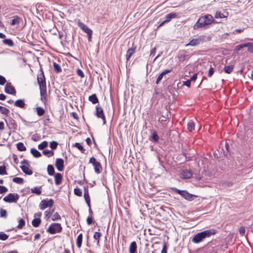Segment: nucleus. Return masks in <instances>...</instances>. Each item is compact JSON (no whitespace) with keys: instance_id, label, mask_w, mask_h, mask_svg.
I'll return each instance as SVG.
<instances>
[{"instance_id":"nucleus-1","label":"nucleus","mask_w":253,"mask_h":253,"mask_svg":"<svg viewBox=\"0 0 253 253\" xmlns=\"http://www.w3.org/2000/svg\"><path fill=\"white\" fill-rule=\"evenodd\" d=\"M216 23L213 16L211 14H207L201 16L194 25V29L197 30L200 28H208L212 23Z\"/></svg>"},{"instance_id":"nucleus-2","label":"nucleus","mask_w":253,"mask_h":253,"mask_svg":"<svg viewBox=\"0 0 253 253\" xmlns=\"http://www.w3.org/2000/svg\"><path fill=\"white\" fill-rule=\"evenodd\" d=\"M217 233L215 229H210L197 233L192 238V242L198 244L202 242L205 239L211 237Z\"/></svg>"},{"instance_id":"nucleus-3","label":"nucleus","mask_w":253,"mask_h":253,"mask_svg":"<svg viewBox=\"0 0 253 253\" xmlns=\"http://www.w3.org/2000/svg\"><path fill=\"white\" fill-rule=\"evenodd\" d=\"M40 86L41 100L45 105L47 103V91L45 80L38 83Z\"/></svg>"},{"instance_id":"nucleus-4","label":"nucleus","mask_w":253,"mask_h":253,"mask_svg":"<svg viewBox=\"0 0 253 253\" xmlns=\"http://www.w3.org/2000/svg\"><path fill=\"white\" fill-rule=\"evenodd\" d=\"M171 189L174 193L179 194L185 200L188 201H192L193 200V198L196 197L195 195L188 193L186 190H181L176 188H172Z\"/></svg>"},{"instance_id":"nucleus-5","label":"nucleus","mask_w":253,"mask_h":253,"mask_svg":"<svg viewBox=\"0 0 253 253\" xmlns=\"http://www.w3.org/2000/svg\"><path fill=\"white\" fill-rule=\"evenodd\" d=\"M62 231V227L60 223H52L47 228L46 231L51 234L60 233Z\"/></svg>"},{"instance_id":"nucleus-6","label":"nucleus","mask_w":253,"mask_h":253,"mask_svg":"<svg viewBox=\"0 0 253 253\" xmlns=\"http://www.w3.org/2000/svg\"><path fill=\"white\" fill-rule=\"evenodd\" d=\"M21 164L23 165L20 166V168L24 173L28 175L33 174L32 170L29 169L30 165V162L28 160L24 159L21 161Z\"/></svg>"},{"instance_id":"nucleus-7","label":"nucleus","mask_w":253,"mask_h":253,"mask_svg":"<svg viewBox=\"0 0 253 253\" xmlns=\"http://www.w3.org/2000/svg\"><path fill=\"white\" fill-rule=\"evenodd\" d=\"M19 198V195L17 193H9L5 196L3 200L6 203H16Z\"/></svg>"},{"instance_id":"nucleus-8","label":"nucleus","mask_w":253,"mask_h":253,"mask_svg":"<svg viewBox=\"0 0 253 253\" xmlns=\"http://www.w3.org/2000/svg\"><path fill=\"white\" fill-rule=\"evenodd\" d=\"M54 200L53 199H49V200H45L43 199L41 201L40 205L39 207L41 210H44L46 208L52 207L54 205Z\"/></svg>"},{"instance_id":"nucleus-9","label":"nucleus","mask_w":253,"mask_h":253,"mask_svg":"<svg viewBox=\"0 0 253 253\" xmlns=\"http://www.w3.org/2000/svg\"><path fill=\"white\" fill-rule=\"evenodd\" d=\"M96 109V116L99 118H101L103 121V125H105L106 123L105 116L104 115L103 109L101 107L99 106L98 105H97L95 107Z\"/></svg>"},{"instance_id":"nucleus-10","label":"nucleus","mask_w":253,"mask_h":253,"mask_svg":"<svg viewBox=\"0 0 253 253\" xmlns=\"http://www.w3.org/2000/svg\"><path fill=\"white\" fill-rule=\"evenodd\" d=\"M204 42V38L201 36L198 38L193 39L191 40L188 43L185 44L186 46H197Z\"/></svg>"},{"instance_id":"nucleus-11","label":"nucleus","mask_w":253,"mask_h":253,"mask_svg":"<svg viewBox=\"0 0 253 253\" xmlns=\"http://www.w3.org/2000/svg\"><path fill=\"white\" fill-rule=\"evenodd\" d=\"M4 91L6 93L10 94L13 95H15L16 93L15 88L11 85L10 83H6L4 88Z\"/></svg>"},{"instance_id":"nucleus-12","label":"nucleus","mask_w":253,"mask_h":253,"mask_svg":"<svg viewBox=\"0 0 253 253\" xmlns=\"http://www.w3.org/2000/svg\"><path fill=\"white\" fill-rule=\"evenodd\" d=\"M55 166L58 171H63L64 168V160L61 158L56 159Z\"/></svg>"},{"instance_id":"nucleus-13","label":"nucleus","mask_w":253,"mask_h":253,"mask_svg":"<svg viewBox=\"0 0 253 253\" xmlns=\"http://www.w3.org/2000/svg\"><path fill=\"white\" fill-rule=\"evenodd\" d=\"M136 49V46L132 45V47L129 48L126 51V61H128L131 56L135 52Z\"/></svg>"},{"instance_id":"nucleus-14","label":"nucleus","mask_w":253,"mask_h":253,"mask_svg":"<svg viewBox=\"0 0 253 253\" xmlns=\"http://www.w3.org/2000/svg\"><path fill=\"white\" fill-rule=\"evenodd\" d=\"M181 177L184 179H189L192 177L193 173L188 169L183 170L181 173Z\"/></svg>"},{"instance_id":"nucleus-15","label":"nucleus","mask_w":253,"mask_h":253,"mask_svg":"<svg viewBox=\"0 0 253 253\" xmlns=\"http://www.w3.org/2000/svg\"><path fill=\"white\" fill-rule=\"evenodd\" d=\"M63 179V176L60 173H56L54 174L55 184L56 185H59L61 184Z\"/></svg>"},{"instance_id":"nucleus-16","label":"nucleus","mask_w":253,"mask_h":253,"mask_svg":"<svg viewBox=\"0 0 253 253\" xmlns=\"http://www.w3.org/2000/svg\"><path fill=\"white\" fill-rule=\"evenodd\" d=\"M78 26L86 34L92 32V30L89 28L86 25L81 22H78Z\"/></svg>"},{"instance_id":"nucleus-17","label":"nucleus","mask_w":253,"mask_h":253,"mask_svg":"<svg viewBox=\"0 0 253 253\" xmlns=\"http://www.w3.org/2000/svg\"><path fill=\"white\" fill-rule=\"evenodd\" d=\"M137 244L135 241L132 242L129 247V253H137Z\"/></svg>"},{"instance_id":"nucleus-18","label":"nucleus","mask_w":253,"mask_h":253,"mask_svg":"<svg viewBox=\"0 0 253 253\" xmlns=\"http://www.w3.org/2000/svg\"><path fill=\"white\" fill-rule=\"evenodd\" d=\"M14 105L17 107L24 109L25 107L26 104L24 102V99H18L15 101Z\"/></svg>"},{"instance_id":"nucleus-19","label":"nucleus","mask_w":253,"mask_h":253,"mask_svg":"<svg viewBox=\"0 0 253 253\" xmlns=\"http://www.w3.org/2000/svg\"><path fill=\"white\" fill-rule=\"evenodd\" d=\"M102 234L100 232V229H98V231L95 232L93 235V238L94 240L97 241V245L98 246H100V238Z\"/></svg>"},{"instance_id":"nucleus-20","label":"nucleus","mask_w":253,"mask_h":253,"mask_svg":"<svg viewBox=\"0 0 253 253\" xmlns=\"http://www.w3.org/2000/svg\"><path fill=\"white\" fill-rule=\"evenodd\" d=\"M93 166H94V171L96 173L98 174L101 172L102 168L100 162H98Z\"/></svg>"},{"instance_id":"nucleus-21","label":"nucleus","mask_w":253,"mask_h":253,"mask_svg":"<svg viewBox=\"0 0 253 253\" xmlns=\"http://www.w3.org/2000/svg\"><path fill=\"white\" fill-rule=\"evenodd\" d=\"M183 52H185V51H182V52H179V53L177 55V58L179 61H184V60H185L186 57L188 56L187 54H186V53Z\"/></svg>"},{"instance_id":"nucleus-22","label":"nucleus","mask_w":253,"mask_h":253,"mask_svg":"<svg viewBox=\"0 0 253 253\" xmlns=\"http://www.w3.org/2000/svg\"><path fill=\"white\" fill-rule=\"evenodd\" d=\"M88 100L93 104H96L99 102L98 99L95 94L90 95L88 97Z\"/></svg>"},{"instance_id":"nucleus-23","label":"nucleus","mask_w":253,"mask_h":253,"mask_svg":"<svg viewBox=\"0 0 253 253\" xmlns=\"http://www.w3.org/2000/svg\"><path fill=\"white\" fill-rule=\"evenodd\" d=\"M42 187H34L31 189V192L37 195H40L42 194Z\"/></svg>"},{"instance_id":"nucleus-24","label":"nucleus","mask_w":253,"mask_h":253,"mask_svg":"<svg viewBox=\"0 0 253 253\" xmlns=\"http://www.w3.org/2000/svg\"><path fill=\"white\" fill-rule=\"evenodd\" d=\"M73 146L76 147L77 148H78L81 152L82 153H86L85 150L80 143L76 142L75 144H73Z\"/></svg>"},{"instance_id":"nucleus-25","label":"nucleus","mask_w":253,"mask_h":253,"mask_svg":"<svg viewBox=\"0 0 253 253\" xmlns=\"http://www.w3.org/2000/svg\"><path fill=\"white\" fill-rule=\"evenodd\" d=\"M47 171L49 175H53L55 173V170L53 166L51 165H48L47 168Z\"/></svg>"},{"instance_id":"nucleus-26","label":"nucleus","mask_w":253,"mask_h":253,"mask_svg":"<svg viewBox=\"0 0 253 253\" xmlns=\"http://www.w3.org/2000/svg\"><path fill=\"white\" fill-rule=\"evenodd\" d=\"M83 234L82 233L80 234L77 237V241H76V244L77 247L80 248L82 246V242H83Z\"/></svg>"},{"instance_id":"nucleus-27","label":"nucleus","mask_w":253,"mask_h":253,"mask_svg":"<svg viewBox=\"0 0 253 253\" xmlns=\"http://www.w3.org/2000/svg\"><path fill=\"white\" fill-rule=\"evenodd\" d=\"M31 153L35 158H39L42 156L41 153L35 148H32Z\"/></svg>"},{"instance_id":"nucleus-28","label":"nucleus","mask_w":253,"mask_h":253,"mask_svg":"<svg viewBox=\"0 0 253 253\" xmlns=\"http://www.w3.org/2000/svg\"><path fill=\"white\" fill-rule=\"evenodd\" d=\"M21 18L18 16H14V18L12 20L10 24L12 26L18 25L20 23Z\"/></svg>"},{"instance_id":"nucleus-29","label":"nucleus","mask_w":253,"mask_h":253,"mask_svg":"<svg viewBox=\"0 0 253 253\" xmlns=\"http://www.w3.org/2000/svg\"><path fill=\"white\" fill-rule=\"evenodd\" d=\"M177 16H178L177 13L171 12V13H169L168 14H167L165 18H166V20H169V22L171 20V19L176 18L177 17Z\"/></svg>"},{"instance_id":"nucleus-30","label":"nucleus","mask_w":253,"mask_h":253,"mask_svg":"<svg viewBox=\"0 0 253 253\" xmlns=\"http://www.w3.org/2000/svg\"><path fill=\"white\" fill-rule=\"evenodd\" d=\"M41 223V219L40 218H35L32 221V225L35 227H38Z\"/></svg>"},{"instance_id":"nucleus-31","label":"nucleus","mask_w":253,"mask_h":253,"mask_svg":"<svg viewBox=\"0 0 253 253\" xmlns=\"http://www.w3.org/2000/svg\"><path fill=\"white\" fill-rule=\"evenodd\" d=\"M151 137L153 139V140L155 142H156V143L159 141V140L160 139V137H159V135H158L157 132L155 131H153L151 133Z\"/></svg>"},{"instance_id":"nucleus-32","label":"nucleus","mask_w":253,"mask_h":253,"mask_svg":"<svg viewBox=\"0 0 253 253\" xmlns=\"http://www.w3.org/2000/svg\"><path fill=\"white\" fill-rule=\"evenodd\" d=\"M0 112L2 114L6 116H7L8 115V114L9 113L10 111L8 109L0 106Z\"/></svg>"},{"instance_id":"nucleus-33","label":"nucleus","mask_w":253,"mask_h":253,"mask_svg":"<svg viewBox=\"0 0 253 253\" xmlns=\"http://www.w3.org/2000/svg\"><path fill=\"white\" fill-rule=\"evenodd\" d=\"M40 70L41 71V73L37 77L38 83L45 80L44 73L42 68H41Z\"/></svg>"},{"instance_id":"nucleus-34","label":"nucleus","mask_w":253,"mask_h":253,"mask_svg":"<svg viewBox=\"0 0 253 253\" xmlns=\"http://www.w3.org/2000/svg\"><path fill=\"white\" fill-rule=\"evenodd\" d=\"M36 109L37 115L40 117L43 116L45 113V110L41 107H37Z\"/></svg>"},{"instance_id":"nucleus-35","label":"nucleus","mask_w":253,"mask_h":253,"mask_svg":"<svg viewBox=\"0 0 253 253\" xmlns=\"http://www.w3.org/2000/svg\"><path fill=\"white\" fill-rule=\"evenodd\" d=\"M53 67H54V70L56 73H59L61 72L62 69L60 67V66L56 63V62L53 63Z\"/></svg>"},{"instance_id":"nucleus-36","label":"nucleus","mask_w":253,"mask_h":253,"mask_svg":"<svg viewBox=\"0 0 253 253\" xmlns=\"http://www.w3.org/2000/svg\"><path fill=\"white\" fill-rule=\"evenodd\" d=\"M17 148L19 151H24L26 150V147L22 142H19L17 144Z\"/></svg>"},{"instance_id":"nucleus-37","label":"nucleus","mask_w":253,"mask_h":253,"mask_svg":"<svg viewBox=\"0 0 253 253\" xmlns=\"http://www.w3.org/2000/svg\"><path fill=\"white\" fill-rule=\"evenodd\" d=\"M234 66L233 65H229L225 66L224 68V72L227 74H230L233 70Z\"/></svg>"},{"instance_id":"nucleus-38","label":"nucleus","mask_w":253,"mask_h":253,"mask_svg":"<svg viewBox=\"0 0 253 253\" xmlns=\"http://www.w3.org/2000/svg\"><path fill=\"white\" fill-rule=\"evenodd\" d=\"M42 154L44 155H46L48 157H52L54 155V152L52 150H49L48 149H45L42 151Z\"/></svg>"},{"instance_id":"nucleus-39","label":"nucleus","mask_w":253,"mask_h":253,"mask_svg":"<svg viewBox=\"0 0 253 253\" xmlns=\"http://www.w3.org/2000/svg\"><path fill=\"white\" fill-rule=\"evenodd\" d=\"M9 124L10 126H11L12 128L13 129L16 130L17 129V125L16 123V121L14 120H13L12 118H10L9 120Z\"/></svg>"},{"instance_id":"nucleus-40","label":"nucleus","mask_w":253,"mask_h":253,"mask_svg":"<svg viewBox=\"0 0 253 253\" xmlns=\"http://www.w3.org/2000/svg\"><path fill=\"white\" fill-rule=\"evenodd\" d=\"M187 129L189 131H192L195 129V124L193 121H190L187 124Z\"/></svg>"},{"instance_id":"nucleus-41","label":"nucleus","mask_w":253,"mask_h":253,"mask_svg":"<svg viewBox=\"0 0 253 253\" xmlns=\"http://www.w3.org/2000/svg\"><path fill=\"white\" fill-rule=\"evenodd\" d=\"M225 148L226 149V151L223 152V156H227L229 154V150H230V147L228 143L227 142H226L225 143Z\"/></svg>"},{"instance_id":"nucleus-42","label":"nucleus","mask_w":253,"mask_h":253,"mask_svg":"<svg viewBox=\"0 0 253 253\" xmlns=\"http://www.w3.org/2000/svg\"><path fill=\"white\" fill-rule=\"evenodd\" d=\"M13 182L17 184H23L24 183V179L21 177H16L13 178Z\"/></svg>"},{"instance_id":"nucleus-43","label":"nucleus","mask_w":253,"mask_h":253,"mask_svg":"<svg viewBox=\"0 0 253 253\" xmlns=\"http://www.w3.org/2000/svg\"><path fill=\"white\" fill-rule=\"evenodd\" d=\"M3 42L10 46H12L14 45L13 41L10 39H6L2 41Z\"/></svg>"},{"instance_id":"nucleus-44","label":"nucleus","mask_w":253,"mask_h":253,"mask_svg":"<svg viewBox=\"0 0 253 253\" xmlns=\"http://www.w3.org/2000/svg\"><path fill=\"white\" fill-rule=\"evenodd\" d=\"M245 44H246V47H248V50L249 52H250L251 53H253V43H245Z\"/></svg>"},{"instance_id":"nucleus-45","label":"nucleus","mask_w":253,"mask_h":253,"mask_svg":"<svg viewBox=\"0 0 253 253\" xmlns=\"http://www.w3.org/2000/svg\"><path fill=\"white\" fill-rule=\"evenodd\" d=\"M19 224L17 226V228L18 229H21L23 227V226L25 225V220L22 218H20L19 221Z\"/></svg>"},{"instance_id":"nucleus-46","label":"nucleus","mask_w":253,"mask_h":253,"mask_svg":"<svg viewBox=\"0 0 253 253\" xmlns=\"http://www.w3.org/2000/svg\"><path fill=\"white\" fill-rule=\"evenodd\" d=\"M48 145V143L46 141H44L38 145V148L40 150H42L46 148Z\"/></svg>"},{"instance_id":"nucleus-47","label":"nucleus","mask_w":253,"mask_h":253,"mask_svg":"<svg viewBox=\"0 0 253 253\" xmlns=\"http://www.w3.org/2000/svg\"><path fill=\"white\" fill-rule=\"evenodd\" d=\"M0 216L1 217L6 218L7 217V211L3 209H1L0 210Z\"/></svg>"},{"instance_id":"nucleus-48","label":"nucleus","mask_w":253,"mask_h":253,"mask_svg":"<svg viewBox=\"0 0 253 253\" xmlns=\"http://www.w3.org/2000/svg\"><path fill=\"white\" fill-rule=\"evenodd\" d=\"M74 192V194L76 195V196H78L79 197H81L82 196V192L81 190L78 187H76V188H75Z\"/></svg>"},{"instance_id":"nucleus-49","label":"nucleus","mask_w":253,"mask_h":253,"mask_svg":"<svg viewBox=\"0 0 253 253\" xmlns=\"http://www.w3.org/2000/svg\"><path fill=\"white\" fill-rule=\"evenodd\" d=\"M245 47H246V44H245V43H242V44H239L236 46L234 51H235V52H237L238 51L240 50L241 49H242L243 48Z\"/></svg>"},{"instance_id":"nucleus-50","label":"nucleus","mask_w":253,"mask_h":253,"mask_svg":"<svg viewBox=\"0 0 253 253\" xmlns=\"http://www.w3.org/2000/svg\"><path fill=\"white\" fill-rule=\"evenodd\" d=\"M58 143L55 141H52L50 142V147L52 149H56L57 147Z\"/></svg>"},{"instance_id":"nucleus-51","label":"nucleus","mask_w":253,"mask_h":253,"mask_svg":"<svg viewBox=\"0 0 253 253\" xmlns=\"http://www.w3.org/2000/svg\"><path fill=\"white\" fill-rule=\"evenodd\" d=\"M8 238V236L3 233L2 232H0V240L2 241H5Z\"/></svg>"},{"instance_id":"nucleus-52","label":"nucleus","mask_w":253,"mask_h":253,"mask_svg":"<svg viewBox=\"0 0 253 253\" xmlns=\"http://www.w3.org/2000/svg\"><path fill=\"white\" fill-rule=\"evenodd\" d=\"M6 167L4 166H0V175L7 174Z\"/></svg>"},{"instance_id":"nucleus-53","label":"nucleus","mask_w":253,"mask_h":253,"mask_svg":"<svg viewBox=\"0 0 253 253\" xmlns=\"http://www.w3.org/2000/svg\"><path fill=\"white\" fill-rule=\"evenodd\" d=\"M226 16H224V14L220 12H216L215 14L214 17L215 18H225Z\"/></svg>"},{"instance_id":"nucleus-54","label":"nucleus","mask_w":253,"mask_h":253,"mask_svg":"<svg viewBox=\"0 0 253 253\" xmlns=\"http://www.w3.org/2000/svg\"><path fill=\"white\" fill-rule=\"evenodd\" d=\"M214 68L212 67L211 65H210V68L209 69L208 76L210 78L211 77L213 74H214Z\"/></svg>"},{"instance_id":"nucleus-55","label":"nucleus","mask_w":253,"mask_h":253,"mask_svg":"<svg viewBox=\"0 0 253 253\" xmlns=\"http://www.w3.org/2000/svg\"><path fill=\"white\" fill-rule=\"evenodd\" d=\"M60 219H61L60 215L57 212H56L54 214L53 217L52 218V220L53 221H55V220Z\"/></svg>"},{"instance_id":"nucleus-56","label":"nucleus","mask_w":253,"mask_h":253,"mask_svg":"<svg viewBox=\"0 0 253 253\" xmlns=\"http://www.w3.org/2000/svg\"><path fill=\"white\" fill-rule=\"evenodd\" d=\"M8 191L7 188L4 186L0 185V194H4L7 192Z\"/></svg>"},{"instance_id":"nucleus-57","label":"nucleus","mask_w":253,"mask_h":253,"mask_svg":"<svg viewBox=\"0 0 253 253\" xmlns=\"http://www.w3.org/2000/svg\"><path fill=\"white\" fill-rule=\"evenodd\" d=\"M40 138V135L37 134H34L32 136V139L34 141H38Z\"/></svg>"},{"instance_id":"nucleus-58","label":"nucleus","mask_w":253,"mask_h":253,"mask_svg":"<svg viewBox=\"0 0 253 253\" xmlns=\"http://www.w3.org/2000/svg\"><path fill=\"white\" fill-rule=\"evenodd\" d=\"M77 75L81 78H83L84 76V73L83 71L80 69H78L77 70Z\"/></svg>"},{"instance_id":"nucleus-59","label":"nucleus","mask_w":253,"mask_h":253,"mask_svg":"<svg viewBox=\"0 0 253 253\" xmlns=\"http://www.w3.org/2000/svg\"><path fill=\"white\" fill-rule=\"evenodd\" d=\"M168 246L166 243H164L163 246V249L161 253H167Z\"/></svg>"},{"instance_id":"nucleus-60","label":"nucleus","mask_w":253,"mask_h":253,"mask_svg":"<svg viewBox=\"0 0 253 253\" xmlns=\"http://www.w3.org/2000/svg\"><path fill=\"white\" fill-rule=\"evenodd\" d=\"M167 121V118L163 115L160 117L158 120V122L160 123H163V122H165Z\"/></svg>"},{"instance_id":"nucleus-61","label":"nucleus","mask_w":253,"mask_h":253,"mask_svg":"<svg viewBox=\"0 0 253 253\" xmlns=\"http://www.w3.org/2000/svg\"><path fill=\"white\" fill-rule=\"evenodd\" d=\"M164 74L161 73L158 77L157 80H156V84H159V83L160 82V81L162 80V79H163V77H164Z\"/></svg>"},{"instance_id":"nucleus-62","label":"nucleus","mask_w":253,"mask_h":253,"mask_svg":"<svg viewBox=\"0 0 253 253\" xmlns=\"http://www.w3.org/2000/svg\"><path fill=\"white\" fill-rule=\"evenodd\" d=\"M239 233L242 236L245 235V228L244 226H241L239 228Z\"/></svg>"},{"instance_id":"nucleus-63","label":"nucleus","mask_w":253,"mask_h":253,"mask_svg":"<svg viewBox=\"0 0 253 253\" xmlns=\"http://www.w3.org/2000/svg\"><path fill=\"white\" fill-rule=\"evenodd\" d=\"M86 222L88 225H91L93 223V218L91 216H88L86 219Z\"/></svg>"},{"instance_id":"nucleus-64","label":"nucleus","mask_w":253,"mask_h":253,"mask_svg":"<svg viewBox=\"0 0 253 253\" xmlns=\"http://www.w3.org/2000/svg\"><path fill=\"white\" fill-rule=\"evenodd\" d=\"M6 82L5 78L3 76L0 75V85H4Z\"/></svg>"}]
</instances>
